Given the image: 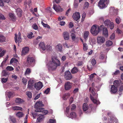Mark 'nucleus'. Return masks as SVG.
I'll use <instances>...</instances> for the list:
<instances>
[{"mask_svg":"<svg viewBox=\"0 0 123 123\" xmlns=\"http://www.w3.org/2000/svg\"><path fill=\"white\" fill-rule=\"evenodd\" d=\"M88 48V45L87 44L85 43H83V49L84 51H86Z\"/></svg>","mask_w":123,"mask_h":123,"instance_id":"37","label":"nucleus"},{"mask_svg":"<svg viewBox=\"0 0 123 123\" xmlns=\"http://www.w3.org/2000/svg\"><path fill=\"white\" fill-rule=\"evenodd\" d=\"M79 71L78 69L76 67H74L71 70V72L72 74H75Z\"/></svg>","mask_w":123,"mask_h":123,"instance_id":"23","label":"nucleus"},{"mask_svg":"<svg viewBox=\"0 0 123 123\" xmlns=\"http://www.w3.org/2000/svg\"><path fill=\"white\" fill-rule=\"evenodd\" d=\"M94 88L93 89V88H92L91 89V87H90L89 89V91L90 92L91 91V93H92V94L93 95H95V92L94 91Z\"/></svg>","mask_w":123,"mask_h":123,"instance_id":"43","label":"nucleus"},{"mask_svg":"<svg viewBox=\"0 0 123 123\" xmlns=\"http://www.w3.org/2000/svg\"><path fill=\"white\" fill-rule=\"evenodd\" d=\"M6 69L9 71H12L13 70L14 68L12 67L8 66L6 68Z\"/></svg>","mask_w":123,"mask_h":123,"instance_id":"44","label":"nucleus"},{"mask_svg":"<svg viewBox=\"0 0 123 123\" xmlns=\"http://www.w3.org/2000/svg\"><path fill=\"white\" fill-rule=\"evenodd\" d=\"M8 78H2L1 79V81L5 83L8 80Z\"/></svg>","mask_w":123,"mask_h":123,"instance_id":"54","label":"nucleus"},{"mask_svg":"<svg viewBox=\"0 0 123 123\" xmlns=\"http://www.w3.org/2000/svg\"><path fill=\"white\" fill-rule=\"evenodd\" d=\"M70 116L72 118H75L76 117V115L75 112H72L70 114Z\"/></svg>","mask_w":123,"mask_h":123,"instance_id":"38","label":"nucleus"},{"mask_svg":"<svg viewBox=\"0 0 123 123\" xmlns=\"http://www.w3.org/2000/svg\"><path fill=\"white\" fill-rule=\"evenodd\" d=\"M100 30V26L96 25H94L91 27L90 31L93 36H95L99 33Z\"/></svg>","mask_w":123,"mask_h":123,"instance_id":"2","label":"nucleus"},{"mask_svg":"<svg viewBox=\"0 0 123 123\" xmlns=\"http://www.w3.org/2000/svg\"><path fill=\"white\" fill-rule=\"evenodd\" d=\"M115 37V34L114 33H112L110 37V39L112 40L114 39Z\"/></svg>","mask_w":123,"mask_h":123,"instance_id":"62","label":"nucleus"},{"mask_svg":"<svg viewBox=\"0 0 123 123\" xmlns=\"http://www.w3.org/2000/svg\"><path fill=\"white\" fill-rule=\"evenodd\" d=\"M113 85L117 88L119 86L120 83L119 81L115 80L113 82Z\"/></svg>","mask_w":123,"mask_h":123,"instance_id":"34","label":"nucleus"},{"mask_svg":"<svg viewBox=\"0 0 123 123\" xmlns=\"http://www.w3.org/2000/svg\"><path fill=\"white\" fill-rule=\"evenodd\" d=\"M44 117L43 115L42 114L39 115L38 116V117L37 119V122H40L43 121Z\"/></svg>","mask_w":123,"mask_h":123,"instance_id":"17","label":"nucleus"},{"mask_svg":"<svg viewBox=\"0 0 123 123\" xmlns=\"http://www.w3.org/2000/svg\"><path fill=\"white\" fill-rule=\"evenodd\" d=\"M13 110H20L22 111L23 108L21 107L16 106L12 107Z\"/></svg>","mask_w":123,"mask_h":123,"instance_id":"30","label":"nucleus"},{"mask_svg":"<svg viewBox=\"0 0 123 123\" xmlns=\"http://www.w3.org/2000/svg\"><path fill=\"white\" fill-rule=\"evenodd\" d=\"M6 41V38L5 37L0 35V42L3 43Z\"/></svg>","mask_w":123,"mask_h":123,"instance_id":"32","label":"nucleus"},{"mask_svg":"<svg viewBox=\"0 0 123 123\" xmlns=\"http://www.w3.org/2000/svg\"><path fill=\"white\" fill-rule=\"evenodd\" d=\"M109 25V27L110 29H112L114 27V24L113 22H111Z\"/></svg>","mask_w":123,"mask_h":123,"instance_id":"45","label":"nucleus"},{"mask_svg":"<svg viewBox=\"0 0 123 123\" xmlns=\"http://www.w3.org/2000/svg\"><path fill=\"white\" fill-rule=\"evenodd\" d=\"M9 74L7 71L4 70H3L2 72V76H9Z\"/></svg>","mask_w":123,"mask_h":123,"instance_id":"25","label":"nucleus"},{"mask_svg":"<svg viewBox=\"0 0 123 123\" xmlns=\"http://www.w3.org/2000/svg\"><path fill=\"white\" fill-rule=\"evenodd\" d=\"M22 82L25 85H26L27 83V80L26 78L23 77L22 79Z\"/></svg>","mask_w":123,"mask_h":123,"instance_id":"42","label":"nucleus"},{"mask_svg":"<svg viewBox=\"0 0 123 123\" xmlns=\"http://www.w3.org/2000/svg\"><path fill=\"white\" fill-rule=\"evenodd\" d=\"M16 116L18 118L22 117L24 115V113L22 112L19 111L16 113Z\"/></svg>","mask_w":123,"mask_h":123,"instance_id":"26","label":"nucleus"},{"mask_svg":"<svg viewBox=\"0 0 123 123\" xmlns=\"http://www.w3.org/2000/svg\"><path fill=\"white\" fill-rule=\"evenodd\" d=\"M71 36L72 40L74 41L76 38V36L75 34L74 33H72L71 34Z\"/></svg>","mask_w":123,"mask_h":123,"instance_id":"53","label":"nucleus"},{"mask_svg":"<svg viewBox=\"0 0 123 123\" xmlns=\"http://www.w3.org/2000/svg\"><path fill=\"white\" fill-rule=\"evenodd\" d=\"M111 93L112 94L115 93L117 91V88L114 86L112 85L111 88Z\"/></svg>","mask_w":123,"mask_h":123,"instance_id":"20","label":"nucleus"},{"mask_svg":"<svg viewBox=\"0 0 123 123\" xmlns=\"http://www.w3.org/2000/svg\"><path fill=\"white\" fill-rule=\"evenodd\" d=\"M26 60V62L28 65H31L34 63L36 61L35 56L31 55H30L27 56Z\"/></svg>","mask_w":123,"mask_h":123,"instance_id":"3","label":"nucleus"},{"mask_svg":"<svg viewBox=\"0 0 123 123\" xmlns=\"http://www.w3.org/2000/svg\"><path fill=\"white\" fill-rule=\"evenodd\" d=\"M117 24H119L121 22V20L120 18H117L115 20Z\"/></svg>","mask_w":123,"mask_h":123,"instance_id":"46","label":"nucleus"},{"mask_svg":"<svg viewBox=\"0 0 123 123\" xmlns=\"http://www.w3.org/2000/svg\"><path fill=\"white\" fill-rule=\"evenodd\" d=\"M53 8L57 12H61L63 10V9L59 5H56L54 4Z\"/></svg>","mask_w":123,"mask_h":123,"instance_id":"10","label":"nucleus"},{"mask_svg":"<svg viewBox=\"0 0 123 123\" xmlns=\"http://www.w3.org/2000/svg\"><path fill=\"white\" fill-rule=\"evenodd\" d=\"M34 87L37 90H39L43 86L42 83L40 81L36 83L34 85Z\"/></svg>","mask_w":123,"mask_h":123,"instance_id":"7","label":"nucleus"},{"mask_svg":"<svg viewBox=\"0 0 123 123\" xmlns=\"http://www.w3.org/2000/svg\"><path fill=\"white\" fill-rule=\"evenodd\" d=\"M89 5V4L88 2H85L84 5V7L85 8H87L88 7Z\"/></svg>","mask_w":123,"mask_h":123,"instance_id":"55","label":"nucleus"},{"mask_svg":"<svg viewBox=\"0 0 123 123\" xmlns=\"http://www.w3.org/2000/svg\"><path fill=\"white\" fill-rule=\"evenodd\" d=\"M70 96V94L69 93H66L63 94L62 98L64 100H66Z\"/></svg>","mask_w":123,"mask_h":123,"instance_id":"28","label":"nucleus"},{"mask_svg":"<svg viewBox=\"0 0 123 123\" xmlns=\"http://www.w3.org/2000/svg\"><path fill=\"white\" fill-rule=\"evenodd\" d=\"M31 71L30 68H27L25 73V75H29L31 73Z\"/></svg>","mask_w":123,"mask_h":123,"instance_id":"40","label":"nucleus"},{"mask_svg":"<svg viewBox=\"0 0 123 123\" xmlns=\"http://www.w3.org/2000/svg\"><path fill=\"white\" fill-rule=\"evenodd\" d=\"M50 90V89L49 88H48L46 89L44 92V93L46 94H48Z\"/></svg>","mask_w":123,"mask_h":123,"instance_id":"60","label":"nucleus"},{"mask_svg":"<svg viewBox=\"0 0 123 123\" xmlns=\"http://www.w3.org/2000/svg\"><path fill=\"white\" fill-rule=\"evenodd\" d=\"M15 35L14 38L15 42L17 43V42L18 43H20L22 40L20 36L21 34H20L19 32L18 36H17V35L16 34H15Z\"/></svg>","mask_w":123,"mask_h":123,"instance_id":"13","label":"nucleus"},{"mask_svg":"<svg viewBox=\"0 0 123 123\" xmlns=\"http://www.w3.org/2000/svg\"><path fill=\"white\" fill-rule=\"evenodd\" d=\"M26 94L29 98H31L32 97V94L31 92H26Z\"/></svg>","mask_w":123,"mask_h":123,"instance_id":"41","label":"nucleus"},{"mask_svg":"<svg viewBox=\"0 0 123 123\" xmlns=\"http://www.w3.org/2000/svg\"><path fill=\"white\" fill-rule=\"evenodd\" d=\"M56 121L55 120L53 119H50L49 120L48 123H54Z\"/></svg>","mask_w":123,"mask_h":123,"instance_id":"57","label":"nucleus"},{"mask_svg":"<svg viewBox=\"0 0 123 123\" xmlns=\"http://www.w3.org/2000/svg\"><path fill=\"white\" fill-rule=\"evenodd\" d=\"M63 45L65 47H66L67 48H69V46L68 45L67 43H64L63 44Z\"/></svg>","mask_w":123,"mask_h":123,"instance_id":"64","label":"nucleus"},{"mask_svg":"<svg viewBox=\"0 0 123 123\" xmlns=\"http://www.w3.org/2000/svg\"><path fill=\"white\" fill-rule=\"evenodd\" d=\"M33 86V83H31L30 81V80L28 82V85L27 86V88L29 89H31Z\"/></svg>","mask_w":123,"mask_h":123,"instance_id":"36","label":"nucleus"},{"mask_svg":"<svg viewBox=\"0 0 123 123\" xmlns=\"http://www.w3.org/2000/svg\"><path fill=\"white\" fill-rule=\"evenodd\" d=\"M41 24L43 26L45 27L48 28L49 27V26L47 24L44 23L43 21H42Z\"/></svg>","mask_w":123,"mask_h":123,"instance_id":"52","label":"nucleus"},{"mask_svg":"<svg viewBox=\"0 0 123 123\" xmlns=\"http://www.w3.org/2000/svg\"><path fill=\"white\" fill-rule=\"evenodd\" d=\"M64 77L66 80H70L71 79L72 75L70 72L68 71H66L65 73Z\"/></svg>","mask_w":123,"mask_h":123,"instance_id":"6","label":"nucleus"},{"mask_svg":"<svg viewBox=\"0 0 123 123\" xmlns=\"http://www.w3.org/2000/svg\"><path fill=\"white\" fill-rule=\"evenodd\" d=\"M72 17L73 19L76 21L79 19L80 18V14L78 12H75L73 13Z\"/></svg>","mask_w":123,"mask_h":123,"instance_id":"11","label":"nucleus"},{"mask_svg":"<svg viewBox=\"0 0 123 123\" xmlns=\"http://www.w3.org/2000/svg\"><path fill=\"white\" fill-rule=\"evenodd\" d=\"M29 48L25 47H24L22 51L21 55L22 56H24L27 54L29 52Z\"/></svg>","mask_w":123,"mask_h":123,"instance_id":"12","label":"nucleus"},{"mask_svg":"<svg viewBox=\"0 0 123 123\" xmlns=\"http://www.w3.org/2000/svg\"><path fill=\"white\" fill-rule=\"evenodd\" d=\"M105 56L104 54H100L99 58L100 59H103L104 58Z\"/></svg>","mask_w":123,"mask_h":123,"instance_id":"59","label":"nucleus"},{"mask_svg":"<svg viewBox=\"0 0 123 123\" xmlns=\"http://www.w3.org/2000/svg\"><path fill=\"white\" fill-rule=\"evenodd\" d=\"M86 16V13L85 12H83L82 15V21H83L84 20V19L85 18Z\"/></svg>","mask_w":123,"mask_h":123,"instance_id":"51","label":"nucleus"},{"mask_svg":"<svg viewBox=\"0 0 123 123\" xmlns=\"http://www.w3.org/2000/svg\"><path fill=\"white\" fill-rule=\"evenodd\" d=\"M9 16L10 18L13 21H15V20L16 18L14 14L10 13L9 14Z\"/></svg>","mask_w":123,"mask_h":123,"instance_id":"31","label":"nucleus"},{"mask_svg":"<svg viewBox=\"0 0 123 123\" xmlns=\"http://www.w3.org/2000/svg\"><path fill=\"white\" fill-rule=\"evenodd\" d=\"M91 63L93 65H95L96 63V61L94 59H93L91 61Z\"/></svg>","mask_w":123,"mask_h":123,"instance_id":"58","label":"nucleus"},{"mask_svg":"<svg viewBox=\"0 0 123 123\" xmlns=\"http://www.w3.org/2000/svg\"><path fill=\"white\" fill-rule=\"evenodd\" d=\"M33 34V33L32 32H31L27 36V37H28L29 38H31L32 37V36Z\"/></svg>","mask_w":123,"mask_h":123,"instance_id":"56","label":"nucleus"},{"mask_svg":"<svg viewBox=\"0 0 123 123\" xmlns=\"http://www.w3.org/2000/svg\"><path fill=\"white\" fill-rule=\"evenodd\" d=\"M15 101L17 103L20 104L24 102V101L20 98H16Z\"/></svg>","mask_w":123,"mask_h":123,"instance_id":"21","label":"nucleus"},{"mask_svg":"<svg viewBox=\"0 0 123 123\" xmlns=\"http://www.w3.org/2000/svg\"><path fill=\"white\" fill-rule=\"evenodd\" d=\"M16 11L18 17H20L21 16L22 14V10L20 8H18Z\"/></svg>","mask_w":123,"mask_h":123,"instance_id":"19","label":"nucleus"},{"mask_svg":"<svg viewBox=\"0 0 123 123\" xmlns=\"http://www.w3.org/2000/svg\"><path fill=\"white\" fill-rule=\"evenodd\" d=\"M62 44H59L56 46V49L60 52H61L62 51Z\"/></svg>","mask_w":123,"mask_h":123,"instance_id":"27","label":"nucleus"},{"mask_svg":"<svg viewBox=\"0 0 123 123\" xmlns=\"http://www.w3.org/2000/svg\"><path fill=\"white\" fill-rule=\"evenodd\" d=\"M9 118L10 121L13 123L16 122V119L13 116L10 115L9 116Z\"/></svg>","mask_w":123,"mask_h":123,"instance_id":"29","label":"nucleus"},{"mask_svg":"<svg viewBox=\"0 0 123 123\" xmlns=\"http://www.w3.org/2000/svg\"><path fill=\"white\" fill-rule=\"evenodd\" d=\"M64 86L65 90H69L72 88V83L69 81H67L65 82Z\"/></svg>","mask_w":123,"mask_h":123,"instance_id":"8","label":"nucleus"},{"mask_svg":"<svg viewBox=\"0 0 123 123\" xmlns=\"http://www.w3.org/2000/svg\"><path fill=\"white\" fill-rule=\"evenodd\" d=\"M83 64V63L82 61H79L78 62L76 65L77 66H79L82 65Z\"/></svg>","mask_w":123,"mask_h":123,"instance_id":"50","label":"nucleus"},{"mask_svg":"<svg viewBox=\"0 0 123 123\" xmlns=\"http://www.w3.org/2000/svg\"><path fill=\"white\" fill-rule=\"evenodd\" d=\"M5 53V51H2V49L0 48V57H2L4 55Z\"/></svg>","mask_w":123,"mask_h":123,"instance_id":"47","label":"nucleus"},{"mask_svg":"<svg viewBox=\"0 0 123 123\" xmlns=\"http://www.w3.org/2000/svg\"><path fill=\"white\" fill-rule=\"evenodd\" d=\"M89 32L87 31H85L84 32V39L86 40L88 37Z\"/></svg>","mask_w":123,"mask_h":123,"instance_id":"35","label":"nucleus"},{"mask_svg":"<svg viewBox=\"0 0 123 123\" xmlns=\"http://www.w3.org/2000/svg\"><path fill=\"white\" fill-rule=\"evenodd\" d=\"M76 106L74 104H73L72 105V108H71V110L73 111L76 108Z\"/></svg>","mask_w":123,"mask_h":123,"instance_id":"63","label":"nucleus"},{"mask_svg":"<svg viewBox=\"0 0 123 123\" xmlns=\"http://www.w3.org/2000/svg\"><path fill=\"white\" fill-rule=\"evenodd\" d=\"M35 111L36 112H42L44 115L47 114L48 113V111L47 110H44V108H43L37 109L35 110Z\"/></svg>","mask_w":123,"mask_h":123,"instance_id":"9","label":"nucleus"},{"mask_svg":"<svg viewBox=\"0 0 123 123\" xmlns=\"http://www.w3.org/2000/svg\"><path fill=\"white\" fill-rule=\"evenodd\" d=\"M12 92H8L7 94V96L9 98H10L12 96Z\"/></svg>","mask_w":123,"mask_h":123,"instance_id":"61","label":"nucleus"},{"mask_svg":"<svg viewBox=\"0 0 123 123\" xmlns=\"http://www.w3.org/2000/svg\"><path fill=\"white\" fill-rule=\"evenodd\" d=\"M8 55H7L5 58L4 59L3 61L1 63V65L0 66V67H2L3 66V62H6V60H7V59L8 58Z\"/></svg>","mask_w":123,"mask_h":123,"instance_id":"49","label":"nucleus"},{"mask_svg":"<svg viewBox=\"0 0 123 123\" xmlns=\"http://www.w3.org/2000/svg\"><path fill=\"white\" fill-rule=\"evenodd\" d=\"M32 27L35 30H37L38 29L37 25L35 24H34L32 26Z\"/></svg>","mask_w":123,"mask_h":123,"instance_id":"48","label":"nucleus"},{"mask_svg":"<svg viewBox=\"0 0 123 123\" xmlns=\"http://www.w3.org/2000/svg\"><path fill=\"white\" fill-rule=\"evenodd\" d=\"M60 61L56 58L53 57L52 58V61L49 65V67L52 70H55L57 67L60 65Z\"/></svg>","mask_w":123,"mask_h":123,"instance_id":"1","label":"nucleus"},{"mask_svg":"<svg viewBox=\"0 0 123 123\" xmlns=\"http://www.w3.org/2000/svg\"><path fill=\"white\" fill-rule=\"evenodd\" d=\"M105 41V38L103 37H97V43L101 44L104 43Z\"/></svg>","mask_w":123,"mask_h":123,"instance_id":"15","label":"nucleus"},{"mask_svg":"<svg viewBox=\"0 0 123 123\" xmlns=\"http://www.w3.org/2000/svg\"><path fill=\"white\" fill-rule=\"evenodd\" d=\"M39 46V47L42 49L43 50H45L46 49L45 44L44 43L41 42L40 43Z\"/></svg>","mask_w":123,"mask_h":123,"instance_id":"22","label":"nucleus"},{"mask_svg":"<svg viewBox=\"0 0 123 123\" xmlns=\"http://www.w3.org/2000/svg\"><path fill=\"white\" fill-rule=\"evenodd\" d=\"M111 23L110 21L108 19H106L105 21L104 24L105 26L108 27L109 25Z\"/></svg>","mask_w":123,"mask_h":123,"instance_id":"33","label":"nucleus"},{"mask_svg":"<svg viewBox=\"0 0 123 123\" xmlns=\"http://www.w3.org/2000/svg\"><path fill=\"white\" fill-rule=\"evenodd\" d=\"M63 36L64 39L65 40H68L69 39V33L67 31H65L63 32Z\"/></svg>","mask_w":123,"mask_h":123,"instance_id":"16","label":"nucleus"},{"mask_svg":"<svg viewBox=\"0 0 123 123\" xmlns=\"http://www.w3.org/2000/svg\"><path fill=\"white\" fill-rule=\"evenodd\" d=\"M100 31L103 30V34L105 37H107L108 35V30L107 28L105 27H104V26L103 25H101L100 26Z\"/></svg>","mask_w":123,"mask_h":123,"instance_id":"5","label":"nucleus"},{"mask_svg":"<svg viewBox=\"0 0 123 123\" xmlns=\"http://www.w3.org/2000/svg\"><path fill=\"white\" fill-rule=\"evenodd\" d=\"M90 97L91 99L94 104H100V102L98 100L94 98L93 96L91 94L90 95Z\"/></svg>","mask_w":123,"mask_h":123,"instance_id":"18","label":"nucleus"},{"mask_svg":"<svg viewBox=\"0 0 123 123\" xmlns=\"http://www.w3.org/2000/svg\"><path fill=\"white\" fill-rule=\"evenodd\" d=\"M83 109L84 111H87L88 108V106L87 104L86 103H84L83 105Z\"/></svg>","mask_w":123,"mask_h":123,"instance_id":"24","label":"nucleus"},{"mask_svg":"<svg viewBox=\"0 0 123 123\" xmlns=\"http://www.w3.org/2000/svg\"><path fill=\"white\" fill-rule=\"evenodd\" d=\"M113 44L112 42L110 40L107 41L106 43V45L107 46H109Z\"/></svg>","mask_w":123,"mask_h":123,"instance_id":"39","label":"nucleus"},{"mask_svg":"<svg viewBox=\"0 0 123 123\" xmlns=\"http://www.w3.org/2000/svg\"><path fill=\"white\" fill-rule=\"evenodd\" d=\"M109 3V0H100L98 3V6L101 8H103L105 7L106 5Z\"/></svg>","mask_w":123,"mask_h":123,"instance_id":"4","label":"nucleus"},{"mask_svg":"<svg viewBox=\"0 0 123 123\" xmlns=\"http://www.w3.org/2000/svg\"><path fill=\"white\" fill-rule=\"evenodd\" d=\"M43 103L41 101H39L37 102L35 104V107L36 109H38L41 107L44 106Z\"/></svg>","mask_w":123,"mask_h":123,"instance_id":"14","label":"nucleus"}]
</instances>
